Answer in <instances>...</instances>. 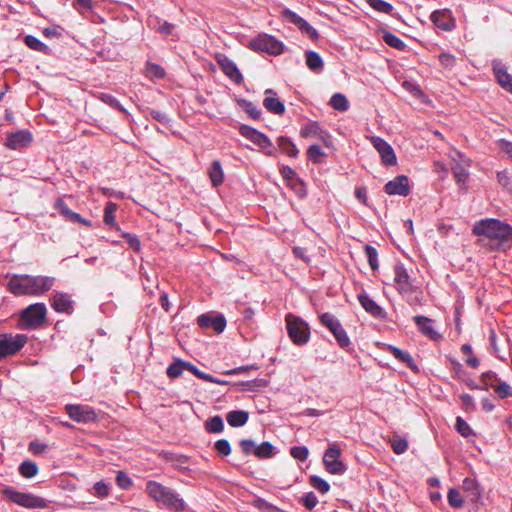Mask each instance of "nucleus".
I'll use <instances>...</instances> for the list:
<instances>
[{
    "label": "nucleus",
    "instance_id": "c85d7f7f",
    "mask_svg": "<svg viewBox=\"0 0 512 512\" xmlns=\"http://www.w3.org/2000/svg\"><path fill=\"white\" fill-rule=\"evenodd\" d=\"M249 414L243 410H234L226 415L228 424L232 427H240L247 423Z\"/></svg>",
    "mask_w": 512,
    "mask_h": 512
},
{
    "label": "nucleus",
    "instance_id": "cd10ccee",
    "mask_svg": "<svg viewBox=\"0 0 512 512\" xmlns=\"http://www.w3.org/2000/svg\"><path fill=\"white\" fill-rule=\"evenodd\" d=\"M208 175H209L211 183L214 187H218L223 183L224 172H223L220 161L214 160L211 163V166L208 169Z\"/></svg>",
    "mask_w": 512,
    "mask_h": 512
},
{
    "label": "nucleus",
    "instance_id": "b1692460",
    "mask_svg": "<svg viewBox=\"0 0 512 512\" xmlns=\"http://www.w3.org/2000/svg\"><path fill=\"white\" fill-rule=\"evenodd\" d=\"M280 173L283 178L287 181V184L296 191L299 195H304V184L297 176L295 170H293L289 166H282L280 169Z\"/></svg>",
    "mask_w": 512,
    "mask_h": 512
},
{
    "label": "nucleus",
    "instance_id": "20e7f679",
    "mask_svg": "<svg viewBox=\"0 0 512 512\" xmlns=\"http://www.w3.org/2000/svg\"><path fill=\"white\" fill-rule=\"evenodd\" d=\"M393 270L395 289L408 301H418L419 299L415 295L418 292V287L414 284L404 265L397 263Z\"/></svg>",
    "mask_w": 512,
    "mask_h": 512
},
{
    "label": "nucleus",
    "instance_id": "e2e57ef3",
    "mask_svg": "<svg viewBox=\"0 0 512 512\" xmlns=\"http://www.w3.org/2000/svg\"><path fill=\"white\" fill-rule=\"evenodd\" d=\"M334 337L340 347L346 348L350 345V338L344 329L341 332H338Z\"/></svg>",
    "mask_w": 512,
    "mask_h": 512
},
{
    "label": "nucleus",
    "instance_id": "37998d69",
    "mask_svg": "<svg viewBox=\"0 0 512 512\" xmlns=\"http://www.w3.org/2000/svg\"><path fill=\"white\" fill-rule=\"evenodd\" d=\"M320 321L322 325L329 329L330 332L335 330L341 324L339 320L330 313H323L320 316Z\"/></svg>",
    "mask_w": 512,
    "mask_h": 512
},
{
    "label": "nucleus",
    "instance_id": "1a4fd4ad",
    "mask_svg": "<svg viewBox=\"0 0 512 512\" xmlns=\"http://www.w3.org/2000/svg\"><path fill=\"white\" fill-rule=\"evenodd\" d=\"M65 411L72 420L78 423H93L98 419L96 411L88 405L67 404Z\"/></svg>",
    "mask_w": 512,
    "mask_h": 512
},
{
    "label": "nucleus",
    "instance_id": "bb28decb",
    "mask_svg": "<svg viewBox=\"0 0 512 512\" xmlns=\"http://www.w3.org/2000/svg\"><path fill=\"white\" fill-rule=\"evenodd\" d=\"M414 321L416 322L419 329L431 339H438L440 335L433 328V322L431 319L424 316H415Z\"/></svg>",
    "mask_w": 512,
    "mask_h": 512
},
{
    "label": "nucleus",
    "instance_id": "052dcab7",
    "mask_svg": "<svg viewBox=\"0 0 512 512\" xmlns=\"http://www.w3.org/2000/svg\"><path fill=\"white\" fill-rule=\"evenodd\" d=\"M481 380L486 386L494 387L499 382L496 373L493 371H487L482 373Z\"/></svg>",
    "mask_w": 512,
    "mask_h": 512
},
{
    "label": "nucleus",
    "instance_id": "aec40b11",
    "mask_svg": "<svg viewBox=\"0 0 512 512\" xmlns=\"http://www.w3.org/2000/svg\"><path fill=\"white\" fill-rule=\"evenodd\" d=\"M304 138H317L322 141L327 147L332 144L331 136L324 131L317 122H311L302 128L300 132Z\"/></svg>",
    "mask_w": 512,
    "mask_h": 512
},
{
    "label": "nucleus",
    "instance_id": "864d4df0",
    "mask_svg": "<svg viewBox=\"0 0 512 512\" xmlns=\"http://www.w3.org/2000/svg\"><path fill=\"white\" fill-rule=\"evenodd\" d=\"M493 389L500 398H506L511 394V387L506 382L499 381Z\"/></svg>",
    "mask_w": 512,
    "mask_h": 512
},
{
    "label": "nucleus",
    "instance_id": "58836bf2",
    "mask_svg": "<svg viewBox=\"0 0 512 512\" xmlns=\"http://www.w3.org/2000/svg\"><path fill=\"white\" fill-rule=\"evenodd\" d=\"M61 213L70 221L78 222L86 226H91V221L84 219L80 214L73 212L68 207L61 205Z\"/></svg>",
    "mask_w": 512,
    "mask_h": 512
},
{
    "label": "nucleus",
    "instance_id": "4be33fe9",
    "mask_svg": "<svg viewBox=\"0 0 512 512\" xmlns=\"http://www.w3.org/2000/svg\"><path fill=\"white\" fill-rule=\"evenodd\" d=\"M263 106L271 113L282 115L285 112L283 102L277 96V93L272 89H266L264 92Z\"/></svg>",
    "mask_w": 512,
    "mask_h": 512
},
{
    "label": "nucleus",
    "instance_id": "338daca9",
    "mask_svg": "<svg viewBox=\"0 0 512 512\" xmlns=\"http://www.w3.org/2000/svg\"><path fill=\"white\" fill-rule=\"evenodd\" d=\"M460 399H461V402H462V406L465 410H474L475 409V405H474V401H473V397L469 394H462L460 396Z\"/></svg>",
    "mask_w": 512,
    "mask_h": 512
},
{
    "label": "nucleus",
    "instance_id": "de8ad7c7",
    "mask_svg": "<svg viewBox=\"0 0 512 512\" xmlns=\"http://www.w3.org/2000/svg\"><path fill=\"white\" fill-rule=\"evenodd\" d=\"M383 39L386 44L393 48H396L398 50H403L405 48V43L399 37L390 32H385L383 35Z\"/></svg>",
    "mask_w": 512,
    "mask_h": 512
},
{
    "label": "nucleus",
    "instance_id": "4d7b16f0",
    "mask_svg": "<svg viewBox=\"0 0 512 512\" xmlns=\"http://www.w3.org/2000/svg\"><path fill=\"white\" fill-rule=\"evenodd\" d=\"M110 490L109 484L104 481H99L94 484L95 495L100 498H105L108 496Z\"/></svg>",
    "mask_w": 512,
    "mask_h": 512
},
{
    "label": "nucleus",
    "instance_id": "603ef678",
    "mask_svg": "<svg viewBox=\"0 0 512 512\" xmlns=\"http://www.w3.org/2000/svg\"><path fill=\"white\" fill-rule=\"evenodd\" d=\"M393 451L396 454L404 453L408 448V442L403 438H393L390 440Z\"/></svg>",
    "mask_w": 512,
    "mask_h": 512
},
{
    "label": "nucleus",
    "instance_id": "9b49d317",
    "mask_svg": "<svg viewBox=\"0 0 512 512\" xmlns=\"http://www.w3.org/2000/svg\"><path fill=\"white\" fill-rule=\"evenodd\" d=\"M25 335H0V357H6L18 352L26 343Z\"/></svg>",
    "mask_w": 512,
    "mask_h": 512
},
{
    "label": "nucleus",
    "instance_id": "6e6d98bb",
    "mask_svg": "<svg viewBox=\"0 0 512 512\" xmlns=\"http://www.w3.org/2000/svg\"><path fill=\"white\" fill-rule=\"evenodd\" d=\"M441 65L444 68H452L456 64V58L450 53L443 52L438 56Z\"/></svg>",
    "mask_w": 512,
    "mask_h": 512
},
{
    "label": "nucleus",
    "instance_id": "2f4dec72",
    "mask_svg": "<svg viewBox=\"0 0 512 512\" xmlns=\"http://www.w3.org/2000/svg\"><path fill=\"white\" fill-rule=\"evenodd\" d=\"M388 349L396 359L406 363L407 366L411 369L417 370V366L415 365L413 358L408 352L402 351L401 349L394 346H389Z\"/></svg>",
    "mask_w": 512,
    "mask_h": 512
},
{
    "label": "nucleus",
    "instance_id": "c9c22d12",
    "mask_svg": "<svg viewBox=\"0 0 512 512\" xmlns=\"http://www.w3.org/2000/svg\"><path fill=\"white\" fill-rule=\"evenodd\" d=\"M205 429L209 433H221L224 429V423L220 416H214L205 422Z\"/></svg>",
    "mask_w": 512,
    "mask_h": 512
},
{
    "label": "nucleus",
    "instance_id": "a878e982",
    "mask_svg": "<svg viewBox=\"0 0 512 512\" xmlns=\"http://www.w3.org/2000/svg\"><path fill=\"white\" fill-rule=\"evenodd\" d=\"M52 306L57 312H70L73 307V302L68 294L55 293Z\"/></svg>",
    "mask_w": 512,
    "mask_h": 512
},
{
    "label": "nucleus",
    "instance_id": "ea45409f",
    "mask_svg": "<svg viewBox=\"0 0 512 512\" xmlns=\"http://www.w3.org/2000/svg\"><path fill=\"white\" fill-rule=\"evenodd\" d=\"M368 5L377 12L390 14L393 10V6L383 0H365Z\"/></svg>",
    "mask_w": 512,
    "mask_h": 512
},
{
    "label": "nucleus",
    "instance_id": "a18cd8bd",
    "mask_svg": "<svg viewBox=\"0 0 512 512\" xmlns=\"http://www.w3.org/2000/svg\"><path fill=\"white\" fill-rule=\"evenodd\" d=\"M324 155V151L321 149L319 145L316 144L311 145L307 150V157L313 163H320Z\"/></svg>",
    "mask_w": 512,
    "mask_h": 512
},
{
    "label": "nucleus",
    "instance_id": "a211bd4d",
    "mask_svg": "<svg viewBox=\"0 0 512 512\" xmlns=\"http://www.w3.org/2000/svg\"><path fill=\"white\" fill-rule=\"evenodd\" d=\"M459 160L453 159L452 164V172L455 180L463 188L466 184V181L469 177L468 167L470 166V161L464 156L458 154Z\"/></svg>",
    "mask_w": 512,
    "mask_h": 512
},
{
    "label": "nucleus",
    "instance_id": "69168bd1",
    "mask_svg": "<svg viewBox=\"0 0 512 512\" xmlns=\"http://www.w3.org/2000/svg\"><path fill=\"white\" fill-rule=\"evenodd\" d=\"M498 147L512 160V142L501 139L498 141Z\"/></svg>",
    "mask_w": 512,
    "mask_h": 512
},
{
    "label": "nucleus",
    "instance_id": "49530a36",
    "mask_svg": "<svg viewBox=\"0 0 512 512\" xmlns=\"http://www.w3.org/2000/svg\"><path fill=\"white\" fill-rule=\"evenodd\" d=\"M448 503L450 506L454 508H461L464 504V500L460 494V492L454 488L449 489L448 495Z\"/></svg>",
    "mask_w": 512,
    "mask_h": 512
},
{
    "label": "nucleus",
    "instance_id": "f8f14e48",
    "mask_svg": "<svg viewBox=\"0 0 512 512\" xmlns=\"http://www.w3.org/2000/svg\"><path fill=\"white\" fill-rule=\"evenodd\" d=\"M370 142L372 146L377 150L380 154L381 161L386 166H393L397 163V157L392 146L386 142L384 139L378 136L370 137Z\"/></svg>",
    "mask_w": 512,
    "mask_h": 512
},
{
    "label": "nucleus",
    "instance_id": "3c124183",
    "mask_svg": "<svg viewBox=\"0 0 512 512\" xmlns=\"http://www.w3.org/2000/svg\"><path fill=\"white\" fill-rule=\"evenodd\" d=\"M290 454L299 461H305L308 458L309 450L306 446H293L290 449Z\"/></svg>",
    "mask_w": 512,
    "mask_h": 512
},
{
    "label": "nucleus",
    "instance_id": "79ce46f5",
    "mask_svg": "<svg viewBox=\"0 0 512 512\" xmlns=\"http://www.w3.org/2000/svg\"><path fill=\"white\" fill-rule=\"evenodd\" d=\"M255 455L258 458H269L274 455V447L269 442H263L255 448Z\"/></svg>",
    "mask_w": 512,
    "mask_h": 512
},
{
    "label": "nucleus",
    "instance_id": "393cba45",
    "mask_svg": "<svg viewBox=\"0 0 512 512\" xmlns=\"http://www.w3.org/2000/svg\"><path fill=\"white\" fill-rule=\"evenodd\" d=\"M197 323L202 328H213L216 332H222L226 327V321L222 316H210L207 314L200 315Z\"/></svg>",
    "mask_w": 512,
    "mask_h": 512
},
{
    "label": "nucleus",
    "instance_id": "f704fd0d",
    "mask_svg": "<svg viewBox=\"0 0 512 512\" xmlns=\"http://www.w3.org/2000/svg\"><path fill=\"white\" fill-rule=\"evenodd\" d=\"M145 74L150 79H160L165 76V70L158 64L147 62L145 66Z\"/></svg>",
    "mask_w": 512,
    "mask_h": 512
},
{
    "label": "nucleus",
    "instance_id": "f257e3e1",
    "mask_svg": "<svg viewBox=\"0 0 512 512\" xmlns=\"http://www.w3.org/2000/svg\"><path fill=\"white\" fill-rule=\"evenodd\" d=\"M473 233L491 250L505 251L512 247V226L498 219L480 220L474 225Z\"/></svg>",
    "mask_w": 512,
    "mask_h": 512
},
{
    "label": "nucleus",
    "instance_id": "423d86ee",
    "mask_svg": "<svg viewBox=\"0 0 512 512\" xmlns=\"http://www.w3.org/2000/svg\"><path fill=\"white\" fill-rule=\"evenodd\" d=\"M248 47L256 52H266L271 55H279L283 52L284 45L275 37L268 34H259L252 38Z\"/></svg>",
    "mask_w": 512,
    "mask_h": 512
},
{
    "label": "nucleus",
    "instance_id": "473e14b6",
    "mask_svg": "<svg viewBox=\"0 0 512 512\" xmlns=\"http://www.w3.org/2000/svg\"><path fill=\"white\" fill-rule=\"evenodd\" d=\"M278 145H279L280 149L284 153H286L289 157H292V158L297 157L299 151H298L297 147L295 146V144L289 138L280 137L278 139Z\"/></svg>",
    "mask_w": 512,
    "mask_h": 512
},
{
    "label": "nucleus",
    "instance_id": "13d9d810",
    "mask_svg": "<svg viewBox=\"0 0 512 512\" xmlns=\"http://www.w3.org/2000/svg\"><path fill=\"white\" fill-rule=\"evenodd\" d=\"M216 451L223 456H228L231 453V446L226 439H220L215 442Z\"/></svg>",
    "mask_w": 512,
    "mask_h": 512
},
{
    "label": "nucleus",
    "instance_id": "c03bdc74",
    "mask_svg": "<svg viewBox=\"0 0 512 512\" xmlns=\"http://www.w3.org/2000/svg\"><path fill=\"white\" fill-rule=\"evenodd\" d=\"M364 250H365V254L368 259V263H369L371 269H373V270L378 269L379 262H378L377 250L374 247H372L371 245H366Z\"/></svg>",
    "mask_w": 512,
    "mask_h": 512
},
{
    "label": "nucleus",
    "instance_id": "e433bc0d",
    "mask_svg": "<svg viewBox=\"0 0 512 512\" xmlns=\"http://www.w3.org/2000/svg\"><path fill=\"white\" fill-rule=\"evenodd\" d=\"M19 472L24 478H32L38 473V466L33 461H24L19 466Z\"/></svg>",
    "mask_w": 512,
    "mask_h": 512
},
{
    "label": "nucleus",
    "instance_id": "c756f323",
    "mask_svg": "<svg viewBox=\"0 0 512 512\" xmlns=\"http://www.w3.org/2000/svg\"><path fill=\"white\" fill-rule=\"evenodd\" d=\"M462 488L465 492L468 493V495L472 501L478 500L481 496L479 484L473 478H470V477L465 478L463 480Z\"/></svg>",
    "mask_w": 512,
    "mask_h": 512
},
{
    "label": "nucleus",
    "instance_id": "7ed1b4c3",
    "mask_svg": "<svg viewBox=\"0 0 512 512\" xmlns=\"http://www.w3.org/2000/svg\"><path fill=\"white\" fill-rule=\"evenodd\" d=\"M145 491L152 500L167 509L176 512H180L185 509L186 504L179 494L157 481H148L146 483Z\"/></svg>",
    "mask_w": 512,
    "mask_h": 512
},
{
    "label": "nucleus",
    "instance_id": "6e6552de",
    "mask_svg": "<svg viewBox=\"0 0 512 512\" xmlns=\"http://www.w3.org/2000/svg\"><path fill=\"white\" fill-rule=\"evenodd\" d=\"M46 312V306L43 303L30 305L21 314L22 325L26 328L40 326L45 320Z\"/></svg>",
    "mask_w": 512,
    "mask_h": 512
},
{
    "label": "nucleus",
    "instance_id": "09e8293b",
    "mask_svg": "<svg viewBox=\"0 0 512 512\" xmlns=\"http://www.w3.org/2000/svg\"><path fill=\"white\" fill-rule=\"evenodd\" d=\"M310 483L315 489H317L322 494L327 493L330 489L329 483L316 475L310 477Z\"/></svg>",
    "mask_w": 512,
    "mask_h": 512
},
{
    "label": "nucleus",
    "instance_id": "412c9836",
    "mask_svg": "<svg viewBox=\"0 0 512 512\" xmlns=\"http://www.w3.org/2000/svg\"><path fill=\"white\" fill-rule=\"evenodd\" d=\"M240 133L245 138L252 141L254 144L258 145L262 149H267L272 146L271 141L266 137L263 133L249 127V126H241Z\"/></svg>",
    "mask_w": 512,
    "mask_h": 512
},
{
    "label": "nucleus",
    "instance_id": "8fccbe9b",
    "mask_svg": "<svg viewBox=\"0 0 512 512\" xmlns=\"http://www.w3.org/2000/svg\"><path fill=\"white\" fill-rule=\"evenodd\" d=\"M184 361L177 360L174 363L170 364L167 368V375L170 378H177L181 376L184 371Z\"/></svg>",
    "mask_w": 512,
    "mask_h": 512
},
{
    "label": "nucleus",
    "instance_id": "2eb2a0df",
    "mask_svg": "<svg viewBox=\"0 0 512 512\" xmlns=\"http://www.w3.org/2000/svg\"><path fill=\"white\" fill-rule=\"evenodd\" d=\"M32 134L28 130H19L10 133L6 138V146L13 150L23 149L31 144Z\"/></svg>",
    "mask_w": 512,
    "mask_h": 512
},
{
    "label": "nucleus",
    "instance_id": "f03ea898",
    "mask_svg": "<svg viewBox=\"0 0 512 512\" xmlns=\"http://www.w3.org/2000/svg\"><path fill=\"white\" fill-rule=\"evenodd\" d=\"M55 278L48 276L14 275L8 289L15 295H40L51 289Z\"/></svg>",
    "mask_w": 512,
    "mask_h": 512
},
{
    "label": "nucleus",
    "instance_id": "a19ab883",
    "mask_svg": "<svg viewBox=\"0 0 512 512\" xmlns=\"http://www.w3.org/2000/svg\"><path fill=\"white\" fill-rule=\"evenodd\" d=\"M25 44L29 48L39 51V52L47 53L49 50V48L46 44H44L38 38H36L32 35H28L25 37Z\"/></svg>",
    "mask_w": 512,
    "mask_h": 512
},
{
    "label": "nucleus",
    "instance_id": "0eeeda50",
    "mask_svg": "<svg viewBox=\"0 0 512 512\" xmlns=\"http://www.w3.org/2000/svg\"><path fill=\"white\" fill-rule=\"evenodd\" d=\"M342 450L338 443L329 445L323 456V463L331 474H343L346 471L345 464L340 460Z\"/></svg>",
    "mask_w": 512,
    "mask_h": 512
},
{
    "label": "nucleus",
    "instance_id": "680f3d73",
    "mask_svg": "<svg viewBox=\"0 0 512 512\" xmlns=\"http://www.w3.org/2000/svg\"><path fill=\"white\" fill-rule=\"evenodd\" d=\"M302 503L307 509L312 510L317 505L318 498L313 492H309L302 497Z\"/></svg>",
    "mask_w": 512,
    "mask_h": 512
},
{
    "label": "nucleus",
    "instance_id": "7c9ffc66",
    "mask_svg": "<svg viewBox=\"0 0 512 512\" xmlns=\"http://www.w3.org/2000/svg\"><path fill=\"white\" fill-rule=\"evenodd\" d=\"M306 65L314 72H320L324 63L321 56L315 51H307L305 54Z\"/></svg>",
    "mask_w": 512,
    "mask_h": 512
},
{
    "label": "nucleus",
    "instance_id": "4468645a",
    "mask_svg": "<svg viewBox=\"0 0 512 512\" xmlns=\"http://www.w3.org/2000/svg\"><path fill=\"white\" fill-rule=\"evenodd\" d=\"M282 17L295 24L301 32L307 34L311 39L318 38V32L307 21L292 10L284 9L282 11Z\"/></svg>",
    "mask_w": 512,
    "mask_h": 512
},
{
    "label": "nucleus",
    "instance_id": "774afa93",
    "mask_svg": "<svg viewBox=\"0 0 512 512\" xmlns=\"http://www.w3.org/2000/svg\"><path fill=\"white\" fill-rule=\"evenodd\" d=\"M403 87L409 91L410 93H412L414 96L416 97H420L422 96V91L420 89V87L418 85H415L409 81H404L403 82Z\"/></svg>",
    "mask_w": 512,
    "mask_h": 512
},
{
    "label": "nucleus",
    "instance_id": "5701e85b",
    "mask_svg": "<svg viewBox=\"0 0 512 512\" xmlns=\"http://www.w3.org/2000/svg\"><path fill=\"white\" fill-rule=\"evenodd\" d=\"M358 300L364 310L369 313L371 316L375 318H385L386 312L385 310L378 305L372 298H370L366 293H360L358 295Z\"/></svg>",
    "mask_w": 512,
    "mask_h": 512
},
{
    "label": "nucleus",
    "instance_id": "f3484780",
    "mask_svg": "<svg viewBox=\"0 0 512 512\" xmlns=\"http://www.w3.org/2000/svg\"><path fill=\"white\" fill-rule=\"evenodd\" d=\"M430 18L431 21L443 31L449 32L456 27V20L447 9L434 11Z\"/></svg>",
    "mask_w": 512,
    "mask_h": 512
},
{
    "label": "nucleus",
    "instance_id": "ddd939ff",
    "mask_svg": "<svg viewBox=\"0 0 512 512\" xmlns=\"http://www.w3.org/2000/svg\"><path fill=\"white\" fill-rule=\"evenodd\" d=\"M215 59L220 66L223 73L233 82L240 84L243 81V76L240 73L236 64L224 54H216Z\"/></svg>",
    "mask_w": 512,
    "mask_h": 512
},
{
    "label": "nucleus",
    "instance_id": "39448f33",
    "mask_svg": "<svg viewBox=\"0 0 512 512\" xmlns=\"http://www.w3.org/2000/svg\"><path fill=\"white\" fill-rule=\"evenodd\" d=\"M288 335L295 345H305L310 339L309 325L300 317L291 313L285 317Z\"/></svg>",
    "mask_w": 512,
    "mask_h": 512
},
{
    "label": "nucleus",
    "instance_id": "72a5a7b5",
    "mask_svg": "<svg viewBox=\"0 0 512 512\" xmlns=\"http://www.w3.org/2000/svg\"><path fill=\"white\" fill-rule=\"evenodd\" d=\"M329 104L338 111H346L349 108V103L346 96L342 93H335L330 98Z\"/></svg>",
    "mask_w": 512,
    "mask_h": 512
},
{
    "label": "nucleus",
    "instance_id": "9d476101",
    "mask_svg": "<svg viewBox=\"0 0 512 512\" xmlns=\"http://www.w3.org/2000/svg\"><path fill=\"white\" fill-rule=\"evenodd\" d=\"M6 497L20 506L26 508H44L45 500L29 493H22L12 489L5 490Z\"/></svg>",
    "mask_w": 512,
    "mask_h": 512
},
{
    "label": "nucleus",
    "instance_id": "6ab92c4d",
    "mask_svg": "<svg viewBox=\"0 0 512 512\" xmlns=\"http://www.w3.org/2000/svg\"><path fill=\"white\" fill-rule=\"evenodd\" d=\"M492 69L498 84L506 91L512 93V76L507 67L500 60H493Z\"/></svg>",
    "mask_w": 512,
    "mask_h": 512
},
{
    "label": "nucleus",
    "instance_id": "dca6fc26",
    "mask_svg": "<svg viewBox=\"0 0 512 512\" xmlns=\"http://www.w3.org/2000/svg\"><path fill=\"white\" fill-rule=\"evenodd\" d=\"M384 191L388 195L407 196L410 193L409 179L405 175H399L387 182Z\"/></svg>",
    "mask_w": 512,
    "mask_h": 512
},
{
    "label": "nucleus",
    "instance_id": "5fc2aeb1",
    "mask_svg": "<svg viewBox=\"0 0 512 512\" xmlns=\"http://www.w3.org/2000/svg\"><path fill=\"white\" fill-rule=\"evenodd\" d=\"M116 483L121 489H129L132 485V480L125 472L119 471L116 476Z\"/></svg>",
    "mask_w": 512,
    "mask_h": 512
},
{
    "label": "nucleus",
    "instance_id": "bf43d9fd",
    "mask_svg": "<svg viewBox=\"0 0 512 512\" xmlns=\"http://www.w3.org/2000/svg\"><path fill=\"white\" fill-rule=\"evenodd\" d=\"M456 430L462 435V436H469L472 433L471 428L467 424L466 421H464L461 417H457L456 419Z\"/></svg>",
    "mask_w": 512,
    "mask_h": 512
},
{
    "label": "nucleus",
    "instance_id": "4c0bfd02",
    "mask_svg": "<svg viewBox=\"0 0 512 512\" xmlns=\"http://www.w3.org/2000/svg\"><path fill=\"white\" fill-rule=\"evenodd\" d=\"M118 206L114 202H107L105 209H104V217L103 220L105 224L113 227L116 225L115 222V212L117 210Z\"/></svg>",
    "mask_w": 512,
    "mask_h": 512
},
{
    "label": "nucleus",
    "instance_id": "0e129e2a",
    "mask_svg": "<svg viewBox=\"0 0 512 512\" xmlns=\"http://www.w3.org/2000/svg\"><path fill=\"white\" fill-rule=\"evenodd\" d=\"M240 447H241L243 453L246 455L251 454V453L255 454L256 445H255L254 441H252V440H248V439L242 440L240 442Z\"/></svg>",
    "mask_w": 512,
    "mask_h": 512
}]
</instances>
